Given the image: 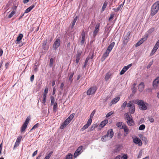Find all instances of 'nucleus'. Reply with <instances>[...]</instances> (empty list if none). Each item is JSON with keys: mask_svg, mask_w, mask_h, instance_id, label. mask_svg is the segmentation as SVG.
Returning a JSON list of instances; mask_svg holds the SVG:
<instances>
[{"mask_svg": "<svg viewBox=\"0 0 159 159\" xmlns=\"http://www.w3.org/2000/svg\"><path fill=\"white\" fill-rule=\"evenodd\" d=\"M124 3V2L123 3V4H121L117 8H116V9L115 8V9H114V10L115 11H119L121 9L123 6Z\"/></svg>", "mask_w": 159, "mask_h": 159, "instance_id": "obj_28", "label": "nucleus"}, {"mask_svg": "<svg viewBox=\"0 0 159 159\" xmlns=\"http://www.w3.org/2000/svg\"><path fill=\"white\" fill-rule=\"evenodd\" d=\"M108 137H109L107 135H106L102 137L101 140L102 141H106L108 140Z\"/></svg>", "mask_w": 159, "mask_h": 159, "instance_id": "obj_32", "label": "nucleus"}, {"mask_svg": "<svg viewBox=\"0 0 159 159\" xmlns=\"http://www.w3.org/2000/svg\"><path fill=\"white\" fill-rule=\"evenodd\" d=\"M134 103L138 104L139 106V109L141 110H145L147 109L148 104L141 100H134L133 101Z\"/></svg>", "mask_w": 159, "mask_h": 159, "instance_id": "obj_1", "label": "nucleus"}, {"mask_svg": "<svg viewBox=\"0 0 159 159\" xmlns=\"http://www.w3.org/2000/svg\"><path fill=\"white\" fill-rule=\"evenodd\" d=\"M132 102H132L131 101H130L128 104L127 103V107L130 108L134 106Z\"/></svg>", "mask_w": 159, "mask_h": 159, "instance_id": "obj_35", "label": "nucleus"}, {"mask_svg": "<svg viewBox=\"0 0 159 159\" xmlns=\"http://www.w3.org/2000/svg\"><path fill=\"white\" fill-rule=\"evenodd\" d=\"M30 120H26L24 124H23L20 129V132L21 133L24 132L27 127V126L29 123Z\"/></svg>", "mask_w": 159, "mask_h": 159, "instance_id": "obj_5", "label": "nucleus"}, {"mask_svg": "<svg viewBox=\"0 0 159 159\" xmlns=\"http://www.w3.org/2000/svg\"><path fill=\"white\" fill-rule=\"evenodd\" d=\"M120 97H117L114 98H113L111 101V104H116L119 101L120 99Z\"/></svg>", "mask_w": 159, "mask_h": 159, "instance_id": "obj_19", "label": "nucleus"}, {"mask_svg": "<svg viewBox=\"0 0 159 159\" xmlns=\"http://www.w3.org/2000/svg\"><path fill=\"white\" fill-rule=\"evenodd\" d=\"M47 96H46L45 94L43 95V99L42 101V103L43 104H45L46 101V98Z\"/></svg>", "mask_w": 159, "mask_h": 159, "instance_id": "obj_46", "label": "nucleus"}, {"mask_svg": "<svg viewBox=\"0 0 159 159\" xmlns=\"http://www.w3.org/2000/svg\"><path fill=\"white\" fill-rule=\"evenodd\" d=\"M144 87V84L143 82H141L139 85V90L140 92L143 91Z\"/></svg>", "mask_w": 159, "mask_h": 159, "instance_id": "obj_17", "label": "nucleus"}, {"mask_svg": "<svg viewBox=\"0 0 159 159\" xmlns=\"http://www.w3.org/2000/svg\"><path fill=\"white\" fill-rule=\"evenodd\" d=\"M100 27V24L97 23L95 27L93 33V36L95 37L97 35L98 33V32L99 28Z\"/></svg>", "mask_w": 159, "mask_h": 159, "instance_id": "obj_9", "label": "nucleus"}, {"mask_svg": "<svg viewBox=\"0 0 159 159\" xmlns=\"http://www.w3.org/2000/svg\"><path fill=\"white\" fill-rule=\"evenodd\" d=\"M39 126V124L38 123L35 124L31 129V130L30 131V132H31L32 130L34 129H36Z\"/></svg>", "mask_w": 159, "mask_h": 159, "instance_id": "obj_42", "label": "nucleus"}, {"mask_svg": "<svg viewBox=\"0 0 159 159\" xmlns=\"http://www.w3.org/2000/svg\"><path fill=\"white\" fill-rule=\"evenodd\" d=\"M124 116L126 119H132L131 116L128 113H125L124 115Z\"/></svg>", "mask_w": 159, "mask_h": 159, "instance_id": "obj_21", "label": "nucleus"}, {"mask_svg": "<svg viewBox=\"0 0 159 159\" xmlns=\"http://www.w3.org/2000/svg\"><path fill=\"white\" fill-rule=\"evenodd\" d=\"M127 122L129 126H133L134 125L133 120H127Z\"/></svg>", "mask_w": 159, "mask_h": 159, "instance_id": "obj_25", "label": "nucleus"}, {"mask_svg": "<svg viewBox=\"0 0 159 159\" xmlns=\"http://www.w3.org/2000/svg\"><path fill=\"white\" fill-rule=\"evenodd\" d=\"M30 0H23V2L24 3H27L29 2Z\"/></svg>", "mask_w": 159, "mask_h": 159, "instance_id": "obj_63", "label": "nucleus"}, {"mask_svg": "<svg viewBox=\"0 0 159 159\" xmlns=\"http://www.w3.org/2000/svg\"><path fill=\"white\" fill-rule=\"evenodd\" d=\"M128 70V69L126 67V66H125L122 70L120 71V75H123Z\"/></svg>", "mask_w": 159, "mask_h": 159, "instance_id": "obj_29", "label": "nucleus"}, {"mask_svg": "<svg viewBox=\"0 0 159 159\" xmlns=\"http://www.w3.org/2000/svg\"><path fill=\"white\" fill-rule=\"evenodd\" d=\"M107 2H104L103 5L102 7V11H103L105 10V8L107 6Z\"/></svg>", "mask_w": 159, "mask_h": 159, "instance_id": "obj_34", "label": "nucleus"}, {"mask_svg": "<svg viewBox=\"0 0 159 159\" xmlns=\"http://www.w3.org/2000/svg\"><path fill=\"white\" fill-rule=\"evenodd\" d=\"M135 111V107L134 106H132L131 107L129 108V111L131 114H133L134 113Z\"/></svg>", "mask_w": 159, "mask_h": 159, "instance_id": "obj_36", "label": "nucleus"}, {"mask_svg": "<svg viewBox=\"0 0 159 159\" xmlns=\"http://www.w3.org/2000/svg\"><path fill=\"white\" fill-rule=\"evenodd\" d=\"M115 44V43L114 42H112L108 47L107 50L110 52L114 47Z\"/></svg>", "mask_w": 159, "mask_h": 159, "instance_id": "obj_16", "label": "nucleus"}, {"mask_svg": "<svg viewBox=\"0 0 159 159\" xmlns=\"http://www.w3.org/2000/svg\"><path fill=\"white\" fill-rule=\"evenodd\" d=\"M34 70L35 71H37V69H38V67L37 66V65H35L34 66Z\"/></svg>", "mask_w": 159, "mask_h": 159, "instance_id": "obj_62", "label": "nucleus"}, {"mask_svg": "<svg viewBox=\"0 0 159 159\" xmlns=\"http://www.w3.org/2000/svg\"><path fill=\"white\" fill-rule=\"evenodd\" d=\"M37 152H38L37 150H36L35 151H34L32 155V157H34L37 154Z\"/></svg>", "mask_w": 159, "mask_h": 159, "instance_id": "obj_58", "label": "nucleus"}, {"mask_svg": "<svg viewBox=\"0 0 159 159\" xmlns=\"http://www.w3.org/2000/svg\"><path fill=\"white\" fill-rule=\"evenodd\" d=\"M52 153L53 152L52 151L49 153H47L46 154V156L44 159H49Z\"/></svg>", "mask_w": 159, "mask_h": 159, "instance_id": "obj_26", "label": "nucleus"}, {"mask_svg": "<svg viewBox=\"0 0 159 159\" xmlns=\"http://www.w3.org/2000/svg\"><path fill=\"white\" fill-rule=\"evenodd\" d=\"M128 156L127 155L125 154L121 157V159H127Z\"/></svg>", "mask_w": 159, "mask_h": 159, "instance_id": "obj_53", "label": "nucleus"}, {"mask_svg": "<svg viewBox=\"0 0 159 159\" xmlns=\"http://www.w3.org/2000/svg\"><path fill=\"white\" fill-rule=\"evenodd\" d=\"M77 17H76L74 19L71 25V28H73L75 24V23L77 20Z\"/></svg>", "mask_w": 159, "mask_h": 159, "instance_id": "obj_31", "label": "nucleus"}, {"mask_svg": "<svg viewBox=\"0 0 159 159\" xmlns=\"http://www.w3.org/2000/svg\"><path fill=\"white\" fill-rule=\"evenodd\" d=\"M71 120H65L61 124L60 128L61 129H63L70 122Z\"/></svg>", "mask_w": 159, "mask_h": 159, "instance_id": "obj_6", "label": "nucleus"}, {"mask_svg": "<svg viewBox=\"0 0 159 159\" xmlns=\"http://www.w3.org/2000/svg\"><path fill=\"white\" fill-rule=\"evenodd\" d=\"M74 75L73 73H72L70 75L69 77V80H70L71 82L72 81V78L73 76Z\"/></svg>", "mask_w": 159, "mask_h": 159, "instance_id": "obj_50", "label": "nucleus"}, {"mask_svg": "<svg viewBox=\"0 0 159 159\" xmlns=\"http://www.w3.org/2000/svg\"><path fill=\"white\" fill-rule=\"evenodd\" d=\"M126 106L127 102L126 101H125L124 102L122 105L121 106V108L122 109H124L125 108V107Z\"/></svg>", "mask_w": 159, "mask_h": 159, "instance_id": "obj_48", "label": "nucleus"}, {"mask_svg": "<svg viewBox=\"0 0 159 159\" xmlns=\"http://www.w3.org/2000/svg\"><path fill=\"white\" fill-rule=\"evenodd\" d=\"M110 52L107 50L106 52L103 54L102 57L104 58V59L108 56Z\"/></svg>", "mask_w": 159, "mask_h": 159, "instance_id": "obj_33", "label": "nucleus"}, {"mask_svg": "<svg viewBox=\"0 0 159 159\" xmlns=\"http://www.w3.org/2000/svg\"><path fill=\"white\" fill-rule=\"evenodd\" d=\"M153 87L156 89L159 88V76L157 77L153 82Z\"/></svg>", "mask_w": 159, "mask_h": 159, "instance_id": "obj_4", "label": "nucleus"}, {"mask_svg": "<svg viewBox=\"0 0 159 159\" xmlns=\"http://www.w3.org/2000/svg\"><path fill=\"white\" fill-rule=\"evenodd\" d=\"M52 105H53V111H56L57 109V103L56 102V103L53 104Z\"/></svg>", "mask_w": 159, "mask_h": 159, "instance_id": "obj_38", "label": "nucleus"}, {"mask_svg": "<svg viewBox=\"0 0 159 159\" xmlns=\"http://www.w3.org/2000/svg\"><path fill=\"white\" fill-rule=\"evenodd\" d=\"M147 37H146V38H144L142 39L140 41H139L135 45V46L136 47H138L140 46L141 44L145 40H146L147 38Z\"/></svg>", "mask_w": 159, "mask_h": 159, "instance_id": "obj_15", "label": "nucleus"}, {"mask_svg": "<svg viewBox=\"0 0 159 159\" xmlns=\"http://www.w3.org/2000/svg\"><path fill=\"white\" fill-rule=\"evenodd\" d=\"M111 74L109 72L107 73L105 75V80L106 81H107L109 80L111 78Z\"/></svg>", "mask_w": 159, "mask_h": 159, "instance_id": "obj_18", "label": "nucleus"}, {"mask_svg": "<svg viewBox=\"0 0 159 159\" xmlns=\"http://www.w3.org/2000/svg\"><path fill=\"white\" fill-rule=\"evenodd\" d=\"M51 102H52L55 101V99L53 96H51L50 97Z\"/></svg>", "mask_w": 159, "mask_h": 159, "instance_id": "obj_54", "label": "nucleus"}, {"mask_svg": "<svg viewBox=\"0 0 159 159\" xmlns=\"http://www.w3.org/2000/svg\"><path fill=\"white\" fill-rule=\"evenodd\" d=\"M159 47V46H158V45L156 44L153 49H154V50H156V51H157V50Z\"/></svg>", "mask_w": 159, "mask_h": 159, "instance_id": "obj_55", "label": "nucleus"}, {"mask_svg": "<svg viewBox=\"0 0 159 159\" xmlns=\"http://www.w3.org/2000/svg\"><path fill=\"white\" fill-rule=\"evenodd\" d=\"M54 62V60L52 58H51L50 59V62H49V66L50 67H52L53 66V63Z\"/></svg>", "mask_w": 159, "mask_h": 159, "instance_id": "obj_39", "label": "nucleus"}, {"mask_svg": "<svg viewBox=\"0 0 159 159\" xmlns=\"http://www.w3.org/2000/svg\"><path fill=\"white\" fill-rule=\"evenodd\" d=\"M72 155L71 154H69L66 156V158L65 159H71L72 158Z\"/></svg>", "mask_w": 159, "mask_h": 159, "instance_id": "obj_45", "label": "nucleus"}, {"mask_svg": "<svg viewBox=\"0 0 159 159\" xmlns=\"http://www.w3.org/2000/svg\"><path fill=\"white\" fill-rule=\"evenodd\" d=\"M22 138V137L21 136H20L17 138L14 147V149H15L19 145Z\"/></svg>", "mask_w": 159, "mask_h": 159, "instance_id": "obj_11", "label": "nucleus"}, {"mask_svg": "<svg viewBox=\"0 0 159 159\" xmlns=\"http://www.w3.org/2000/svg\"><path fill=\"white\" fill-rule=\"evenodd\" d=\"M89 56L86 59V60H85V62H84V63H85V64H87V63H88L89 60Z\"/></svg>", "mask_w": 159, "mask_h": 159, "instance_id": "obj_59", "label": "nucleus"}, {"mask_svg": "<svg viewBox=\"0 0 159 159\" xmlns=\"http://www.w3.org/2000/svg\"><path fill=\"white\" fill-rule=\"evenodd\" d=\"M123 127L122 129H124V132L126 133V134H128L129 132V129L127 126L125 125Z\"/></svg>", "mask_w": 159, "mask_h": 159, "instance_id": "obj_30", "label": "nucleus"}, {"mask_svg": "<svg viewBox=\"0 0 159 159\" xmlns=\"http://www.w3.org/2000/svg\"><path fill=\"white\" fill-rule=\"evenodd\" d=\"M60 40L59 38H57L54 42L53 45V48L56 49L60 46Z\"/></svg>", "mask_w": 159, "mask_h": 159, "instance_id": "obj_7", "label": "nucleus"}, {"mask_svg": "<svg viewBox=\"0 0 159 159\" xmlns=\"http://www.w3.org/2000/svg\"><path fill=\"white\" fill-rule=\"evenodd\" d=\"M81 52L80 51H78L76 55V57L77 59H80V57L81 55Z\"/></svg>", "mask_w": 159, "mask_h": 159, "instance_id": "obj_37", "label": "nucleus"}, {"mask_svg": "<svg viewBox=\"0 0 159 159\" xmlns=\"http://www.w3.org/2000/svg\"><path fill=\"white\" fill-rule=\"evenodd\" d=\"M125 125L123 124L122 122H118L116 124V125L120 129L122 128L123 127V126L124 125Z\"/></svg>", "mask_w": 159, "mask_h": 159, "instance_id": "obj_27", "label": "nucleus"}, {"mask_svg": "<svg viewBox=\"0 0 159 159\" xmlns=\"http://www.w3.org/2000/svg\"><path fill=\"white\" fill-rule=\"evenodd\" d=\"M15 12L14 11H12L8 16V17L9 18H11L15 14Z\"/></svg>", "mask_w": 159, "mask_h": 159, "instance_id": "obj_40", "label": "nucleus"}, {"mask_svg": "<svg viewBox=\"0 0 159 159\" xmlns=\"http://www.w3.org/2000/svg\"><path fill=\"white\" fill-rule=\"evenodd\" d=\"M159 8V2L157 1L155 2L152 7L151 15L152 16H154L158 11Z\"/></svg>", "mask_w": 159, "mask_h": 159, "instance_id": "obj_2", "label": "nucleus"}, {"mask_svg": "<svg viewBox=\"0 0 159 159\" xmlns=\"http://www.w3.org/2000/svg\"><path fill=\"white\" fill-rule=\"evenodd\" d=\"M34 7L35 5H32L25 10V13H28L29 12L34 8Z\"/></svg>", "mask_w": 159, "mask_h": 159, "instance_id": "obj_22", "label": "nucleus"}, {"mask_svg": "<svg viewBox=\"0 0 159 159\" xmlns=\"http://www.w3.org/2000/svg\"><path fill=\"white\" fill-rule=\"evenodd\" d=\"M97 90V88L96 87L93 86L91 87L87 90V94L88 95L94 94L95 93Z\"/></svg>", "mask_w": 159, "mask_h": 159, "instance_id": "obj_3", "label": "nucleus"}, {"mask_svg": "<svg viewBox=\"0 0 159 159\" xmlns=\"http://www.w3.org/2000/svg\"><path fill=\"white\" fill-rule=\"evenodd\" d=\"M23 34H20L19 35L16 39V41L17 42L16 43H18V42H20L22 39L23 37Z\"/></svg>", "mask_w": 159, "mask_h": 159, "instance_id": "obj_23", "label": "nucleus"}, {"mask_svg": "<svg viewBox=\"0 0 159 159\" xmlns=\"http://www.w3.org/2000/svg\"><path fill=\"white\" fill-rule=\"evenodd\" d=\"M108 123V120H104L102 121L99 125V126L101 128H103Z\"/></svg>", "mask_w": 159, "mask_h": 159, "instance_id": "obj_20", "label": "nucleus"}, {"mask_svg": "<svg viewBox=\"0 0 159 159\" xmlns=\"http://www.w3.org/2000/svg\"><path fill=\"white\" fill-rule=\"evenodd\" d=\"M81 36H82V39L80 41V43L81 45H83L84 42L85 41V34L84 31H83L81 33Z\"/></svg>", "mask_w": 159, "mask_h": 159, "instance_id": "obj_14", "label": "nucleus"}, {"mask_svg": "<svg viewBox=\"0 0 159 159\" xmlns=\"http://www.w3.org/2000/svg\"><path fill=\"white\" fill-rule=\"evenodd\" d=\"M114 16V15L113 14H112L110 16L109 19V20H111L112 19H113Z\"/></svg>", "mask_w": 159, "mask_h": 159, "instance_id": "obj_57", "label": "nucleus"}, {"mask_svg": "<svg viewBox=\"0 0 159 159\" xmlns=\"http://www.w3.org/2000/svg\"><path fill=\"white\" fill-rule=\"evenodd\" d=\"M133 142L135 144H138L139 146L142 145V143L141 140L137 137H135L133 139Z\"/></svg>", "mask_w": 159, "mask_h": 159, "instance_id": "obj_8", "label": "nucleus"}, {"mask_svg": "<svg viewBox=\"0 0 159 159\" xmlns=\"http://www.w3.org/2000/svg\"><path fill=\"white\" fill-rule=\"evenodd\" d=\"M154 30V28H152L150 29L148 32L149 34H151L152 33Z\"/></svg>", "mask_w": 159, "mask_h": 159, "instance_id": "obj_51", "label": "nucleus"}, {"mask_svg": "<svg viewBox=\"0 0 159 159\" xmlns=\"http://www.w3.org/2000/svg\"><path fill=\"white\" fill-rule=\"evenodd\" d=\"M96 111L95 110H94L91 113L90 115V118L89 119H92L93 116L94 115Z\"/></svg>", "mask_w": 159, "mask_h": 159, "instance_id": "obj_43", "label": "nucleus"}, {"mask_svg": "<svg viewBox=\"0 0 159 159\" xmlns=\"http://www.w3.org/2000/svg\"><path fill=\"white\" fill-rule=\"evenodd\" d=\"M106 135L109 137V139H111L113 137L114 135V132L113 130L110 129L107 131Z\"/></svg>", "mask_w": 159, "mask_h": 159, "instance_id": "obj_10", "label": "nucleus"}, {"mask_svg": "<svg viewBox=\"0 0 159 159\" xmlns=\"http://www.w3.org/2000/svg\"><path fill=\"white\" fill-rule=\"evenodd\" d=\"M48 93V88H45L44 89V93H43V95L45 94L46 96H47V94Z\"/></svg>", "mask_w": 159, "mask_h": 159, "instance_id": "obj_52", "label": "nucleus"}, {"mask_svg": "<svg viewBox=\"0 0 159 159\" xmlns=\"http://www.w3.org/2000/svg\"><path fill=\"white\" fill-rule=\"evenodd\" d=\"M47 41H48L47 39H46L45 40L43 41V45H42V47H43V48L45 49V50H47L48 48V47H46V45L47 44Z\"/></svg>", "mask_w": 159, "mask_h": 159, "instance_id": "obj_24", "label": "nucleus"}, {"mask_svg": "<svg viewBox=\"0 0 159 159\" xmlns=\"http://www.w3.org/2000/svg\"><path fill=\"white\" fill-rule=\"evenodd\" d=\"M92 121V120H88L87 124L83 126L81 129L80 130L82 131H83L88 128L89 126L91 125Z\"/></svg>", "mask_w": 159, "mask_h": 159, "instance_id": "obj_12", "label": "nucleus"}, {"mask_svg": "<svg viewBox=\"0 0 159 159\" xmlns=\"http://www.w3.org/2000/svg\"><path fill=\"white\" fill-rule=\"evenodd\" d=\"M82 149V147L80 146L78 147L77 149L76 150L75 153L74 154V157H76L77 156L80 154V152L81 150Z\"/></svg>", "mask_w": 159, "mask_h": 159, "instance_id": "obj_13", "label": "nucleus"}, {"mask_svg": "<svg viewBox=\"0 0 159 159\" xmlns=\"http://www.w3.org/2000/svg\"><path fill=\"white\" fill-rule=\"evenodd\" d=\"M75 115L74 113H72L71 114L70 116L66 119H72Z\"/></svg>", "mask_w": 159, "mask_h": 159, "instance_id": "obj_47", "label": "nucleus"}, {"mask_svg": "<svg viewBox=\"0 0 159 159\" xmlns=\"http://www.w3.org/2000/svg\"><path fill=\"white\" fill-rule=\"evenodd\" d=\"M64 86V84L63 83H62L61 84V86H60V89L61 90H63V87Z\"/></svg>", "mask_w": 159, "mask_h": 159, "instance_id": "obj_61", "label": "nucleus"}, {"mask_svg": "<svg viewBox=\"0 0 159 159\" xmlns=\"http://www.w3.org/2000/svg\"><path fill=\"white\" fill-rule=\"evenodd\" d=\"M143 151L142 150H140L139 152V153L138 156V158H141L142 154H143Z\"/></svg>", "mask_w": 159, "mask_h": 159, "instance_id": "obj_44", "label": "nucleus"}, {"mask_svg": "<svg viewBox=\"0 0 159 159\" xmlns=\"http://www.w3.org/2000/svg\"><path fill=\"white\" fill-rule=\"evenodd\" d=\"M34 75H31V76L30 77V81H31L32 82L34 80Z\"/></svg>", "mask_w": 159, "mask_h": 159, "instance_id": "obj_60", "label": "nucleus"}, {"mask_svg": "<svg viewBox=\"0 0 159 159\" xmlns=\"http://www.w3.org/2000/svg\"><path fill=\"white\" fill-rule=\"evenodd\" d=\"M113 113V112L111 111L108 113L106 115V117L107 118L109 117Z\"/></svg>", "mask_w": 159, "mask_h": 159, "instance_id": "obj_49", "label": "nucleus"}, {"mask_svg": "<svg viewBox=\"0 0 159 159\" xmlns=\"http://www.w3.org/2000/svg\"><path fill=\"white\" fill-rule=\"evenodd\" d=\"M41 156L42 155L41 154H39L38 155V156L37 157L36 159H40V158L41 157Z\"/></svg>", "mask_w": 159, "mask_h": 159, "instance_id": "obj_64", "label": "nucleus"}, {"mask_svg": "<svg viewBox=\"0 0 159 159\" xmlns=\"http://www.w3.org/2000/svg\"><path fill=\"white\" fill-rule=\"evenodd\" d=\"M136 88L134 86L132 88V92L133 93H135L136 92Z\"/></svg>", "mask_w": 159, "mask_h": 159, "instance_id": "obj_56", "label": "nucleus"}, {"mask_svg": "<svg viewBox=\"0 0 159 159\" xmlns=\"http://www.w3.org/2000/svg\"><path fill=\"white\" fill-rule=\"evenodd\" d=\"M145 126L144 125L142 124L140 125L139 128V130H143L145 129Z\"/></svg>", "mask_w": 159, "mask_h": 159, "instance_id": "obj_41", "label": "nucleus"}]
</instances>
